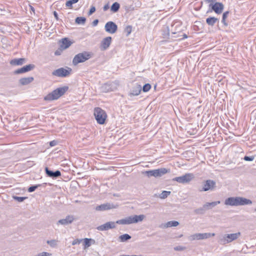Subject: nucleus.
I'll use <instances>...</instances> for the list:
<instances>
[{
    "label": "nucleus",
    "instance_id": "f257e3e1",
    "mask_svg": "<svg viewBox=\"0 0 256 256\" xmlns=\"http://www.w3.org/2000/svg\"><path fill=\"white\" fill-rule=\"evenodd\" d=\"M145 216L144 214L134 215L126 217L124 218L118 220L116 222H108L104 224H102L96 228L98 230L104 231L109 229L114 228L116 224H130L142 222L144 219Z\"/></svg>",
    "mask_w": 256,
    "mask_h": 256
},
{
    "label": "nucleus",
    "instance_id": "f03ea898",
    "mask_svg": "<svg viewBox=\"0 0 256 256\" xmlns=\"http://www.w3.org/2000/svg\"><path fill=\"white\" fill-rule=\"evenodd\" d=\"M252 202L243 197H230L224 200V204L230 206H238L250 204Z\"/></svg>",
    "mask_w": 256,
    "mask_h": 256
},
{
    "label": "nucleus",
    "instance_id": "7ed1b4c3",
    "mask_svg": "<svg viewBox=\"0 0 256 256\" xmlns=\"http://www.w3.org/2000/svg\"><path fill=\"white\" fill-rule=\"evenodd\" d=\"M68 86H66L58 88L46 96L44 99L46 101L49 102L56 100L63 96L68 90Z\"/></svg>",
    "mask_w": 256,
    "mask_h": 256
},
{
    "label": "nucleus",
    "instance_id": "20e7f679",
    "mask_svg": "<svg viewBox=\"0 0 256 256\" xmlns=\"http://www.w3.org/2000/svg\"><path fill=\"white\" fill-rule=\"evenodd\" d=\"M176 23L177 22H176L172 24L170 30L168 26L164 28V32L162 33L164 38L172 39V40H175L178 38L179 40V38H180V37L181 36V32L180 31L176 32L173 30V27Z\"/></svg>",
    "mask_w": 256,
    "mask_h": 256
},
{
    "label": "nucleus",
    "instance_id": "39448f33",
    "mask_svg": "<svg viewBox=\"0 0 256 256\" xmlns=\"http://www.w3.org/2000/svg\"><path fill=\"white\" fill-rule=\"evenodd\" d=\"M170 170L166 168H160L156 170H146L142 172V173L148 178L154 176L155 178H160L164 176L166 173L170 172Z\"/></svg>",
    "mask_w": 256,
    "mask_h": 256
},
{
    "label": "nucleus",
    "instance_id": "423d86ee",
    "mask_svg": "<svg viewBox=\"0 0 256 256\" xmlns=\"http://www.w3.org/2000/svg\"><path fill=\"white\" fill-rule=\"evenodd\" d=\"M92 52H84L76 54L73 60L72 64L74 66H76L79 63H82L86 62L92 57Z\"/></svg>",
    "mask_w": 256,
    "mask_h": 256
},
{
    "label": "nucleus",
    "instance_id": "0eeeda50",
    "mask_svg": "<svg viewBox=\"0 0 256 256\" xmlns=\"http://www.w3.org/2000/svg\"><path fill=\"white\" fill-rule=\"evenodd\" d=\"M94 116L98 124H103L105 123L107 114L106 112L99 107L94 108Z\"/></svg>",
    "mask_w": 256,
    "mask_h": 256
},
{
    "label": "nucleus",
    "instance_id": "6e6552de",
    "mask_svg": "<svg viewBox=\"0 0 256 256\" xmlns=\"http://www.w3.org/2000/svg\"><path fill=\"white\" fill-rule=\"evenodd\" d=\"M240 236V232L234 234H225L220 238L219 242L221 244H225L230 243L238 238Z\"/></svg>",
    "mask_w": 256,
    "mask_h": 256
},
{
    "label": "nucleus",
    "instance_id": "1a4fd4ad",
    "mask_svg": "<svg viewBox=\"0 0 256 256\" xmlns=\"http://www.w3.org/2000/svg\"><path fill=\"white\" fill-rule=\"evenodd\" d=\"M216 188V182L212 180H207L202 182V186L201 188L198 190L200 192H206L208 190L213 191Z\"/></svg>",
    "mask_w": 256,
    "mask_h": 256
},
{
    "label": "nucleus",
    "instance_id": "9d476101",
    "mask_svg": "<svg viewBox=\"0 0 256 256\" xmlns=\"http://www.w3.org/2000/svg\"><path fill=\"white\" fill-rule=\"evenodd\" d=\"M194 178V174L192 173H186L185 174L178 176L172 179L173 181H176L180 184H188L191 182Z\"/></svg>",
    "mask_w": 256,
    "mask_h": 256
},
{
    "label": "nucleus",
    "instance_id": "9b49d317",
    "mask_svg": "<svg viewBox=\"0 0 256 256\" xmlns=\"http://www.w3.org/2000/svg\"><path fill=\"white\" fill-rule=\"evenodd\" d=\"M71 71L72 69L70 68H68V70L64 68H60L54 70L52 72V75L58 77L65 78L70 74Z\"/></svg>",
    "mask_w": 256,
    "mask_h": 256
},
{
    "label": "nucleus",
    "instance_id": "f8f14e48",
    "mask_svg": "<svg viewBox=\"0 0 256 256\" xmlns=\"http://www.w3.org/2000/svg\"><path fill=\"white\" fill-rule=\"evenodd\" d=\"M214 234L210 233H197L194 234H192L188 236V238L190 241H193L194 240H200L206 239L211 236H214Z\"/></svg>",
    "mask_w": 256,
    "mask_h": 256
},
{
    "label": "nucleus",
    "instance_id": "ddd939ff",
    "mask_svg": "<svg viewBox=\"0 0 256 256\" xmlns=\"http://www.w3.org/2000/svg\"><path fill=\"white\" fill-rule=\"evenodd\" d=\"M105 30L110 34H114L118 30V26L113 22H107L104 26Z\"/></svg>",
    "mask_w": 256,
    "mask_h": 256
},
{
    "label": "nucleus",
    "instance_id": "4468645a",
    "mask_svg": "<svg viewBox=\"0 0 256 256\" xmlns=\"http://www.w3.org/2000/svg\"><path fill=\"white\" fill-rule=\"evenodd\" d=\"M117 207V205L116 206L112 204L107 202L96 206L95 208V210L97 211H104L112 208H116Z\"/></svg>",
    "mask_w": 256,
    "mask_h": 256
},
{
    "label": "nucleus",
    "instance_id": "2eb2a0df",
    "mask_svg": "<svg viewBox=\"0 0 256 256\" xmlns=\"http://www.w3.org/2000/svg\"><path fill=\"white\" fill-rule=\"evenodd\" d=\"M209 6L211 7L212 10L214 11L216 14H221L224 8V4L220 2H216L214 4H210Z\"/></svg>",
    "mask_w": 256,
    "mask_h": 256
},
{
    "label": "nucleus",
    "instance_id": "dca6fc26",
    "mask_svg": "<svg viewBox=\"0 0 256 256\" xmlns=\"http://www.w3.org/2000/svg\"><path fill=\"white\" fill-rule=\"evenodd\" d=\"M34 68V65L33 64H30L26 65L16 70L14 72V74H18L25 73L32 70Z\"/></svg>",
    "mask_w": 256,
    "mask_h": 256
},
{
    "label": "nucleus",
    "instance_id": "f3484780",
    "mask_svg": "<svg viewBox=\"0 0 256 256\" xmlns=\"http://www.w3.org/2000/svg\"><path fill=\"white\" fill-rule=\"evenodd\" d=\"M116 87L113 82H108L104 84L100 88V90L103 92H108L114 91Z\"/></svg>",
    "mask_w": 256,
    "mask_h": 256
},
{
    "label": "nucleus",
    "instance_id": "a211bd4d",
    "mask_svg": "<svg viewBox=\"0 0 256 256\" xmlns=\"http://www.w3.org/2000/svg\"><path fill=\"white\" fill-rule=\"evenodd\" d=\"M45 172L48 176L56 179L61 176V172L59 170L53 172L48 167L45 168Z\"/></svg>",
    "mask_w": 256,
    "mask_h": 256
},
{
    "label": "nucleus",
    "instance_id": "6ab92c4d",
    "mask_svg": "<svg viewBox=\"0 0 256 256\" xmlns=\"http://www.w3.org/2000/svg\"><path fill=\"white\" fill-rule=\"evenodd\" d=\"M74 220V218L73 216L68 215L65 218L61 219L58 220L57 224L66 226L72 224Z\"/></svg>",
    "mask_w": 256,
    "mask_h": 256
},
{
    "label": "nucleus",
    "instance_id": "aec40b11",
    "mask_svg": "<svg viewBox=\"0 0 256 256\" xmlns=\"http://www.w3.org/2000/svg\"><path fill=\"white\" fill-rule=\"evenodd\" d=\"M112 42V37L108 36L104 38L100 43V48L102 50H106L110 46Z\"/></svg>",
    "mask_w": 256,
    "mask_h": 256
},
{
    "label": "nucleus",
    "instance_id": "412c9836",
    "mask_svg": "<svg viewBox=\"0 0 256 256\" xmlns=\"http://www.w3.org/2000/svg\"><path fill=\"white\" fill-rule=\"evenodd\" d=\"M142 90V86L140 84H136L131 89L128 96H136L140 94Z\"/></svg>",
    "mask_w": 256,
    "mask_h": 256
},
{
    "label": "nucleus",
    "instance_id": "4be33fe9",
    "mask_svg": "<svg viewBox=\"0 0 256 256\" xmlns=\"http://www.w3.org/2000/svg\"><path fill=\"white\" fill-rule=\"evenodd\" d=\"M26 62L24 58H14L12 60L10 63L12 66H22Z\"/></svg>",
    "mask_w": 256,
    "mask_h": 256
},
{
    "label": "nucleus",
    "instance_id": "5701e85b",
    "mask_svg": "<svg viewBox=\"0 0 256 256\" xmlns=\"http://www.w3.org/2000/svg\"><path fill=\"white\" fill-rule=\"evenodd\" d=\"M72 44V42L68 38H64L62 40V44L60 47H61L62 49L65 50L70 46Z\"/></svg>",
    "mask_w": 256,
    "mask_h": 256
},
{
    "label": "nucleus",
    "instance_id": "b1692460",
    "mask_svg": "<svg viewBox=\"0 0 256 256\" xmlns=\"http://www.w3.org/2000/svg\"><path fill=\"white\" fill-rule=\"evenodd\" d=\"M179 224V222L178 221L172 220L167 222L166 224H162L160 226V228H167L172 226H176Z\"/></svg>",
    "mask_w": 256,
    "mask_h": 256
},
{
    "label": "nucleus",
    "instance_id": "393cba45",
    "mask_svg": "<svg viewBox=\"0 0 256 256\" xmlns=\"http://www.w3.org/2000/svg\"><path fill=\"white\" fill-rule=\"evenodd\" d=\"M34 78L32 76L23 78L19 80V82L22 86H25L31 83Z\"/></svg>",
    "mask_w": 256,
    "mask_h": 256
},
{
    "label": "nucleus",
    "instance_id": "a878e982",
    "mask_svg": "<svg viewBox=\"0 0 256 256\" xmlns=\"http://www.w3.org/2000/svg\"><path fill=\"white\" fill-rule=\"evenodd\" d=\"M219 20L218 18L210 16L206 19V23L210 26H212L216 22L218 23Z\"/></svg>",
    "mask_w": 256,
    "mask_h": 256
},
{
    "label": "nucleus",
    "instance_id": "bb28decb",
    "mask_svg": "<svg viewBox=\"0 0 256 256\" xmlns=\"http://www.w3.org/2000/svg\"><path fill=\"white\" fill-rule=\"evenodd\" d=\"M220 200L213 202H206L204 204V208L206 210H210L216 206L218 204H220Z\"/></svg>",
    "mask_w": 256,
    "mask_h": 256
},
{
    "label": "nucleus",
    "instance_id": "cd10ccee",
    "mask_svg": "<svg viewBox=\"0 0 256 256\" xmlns=\"http://www.w3.org/2000/svg\"><path fill=\"white\" fill-rule=\"evenodd\" d=\"M132 238L131 236L128 234H125L120 236L118 238L120 242H126Z\"/></svg>",
    "mask_w": 256,
    "mask_h": 256
},
{
    "label": "nucleus",
    "instance_id": "c85d7f7f",
    "mask_svg": "<svg viewBox=\"0 0 256 256\" xmlns=\"http://www.w3.org/2000/svg\"><path fill=\"white\" fill-rule=\"evenodd\" d=\"M84 248L90 247L91 246V242H92L93 244L95 242V240H94L88 238H84Z\"/></svg>",
    "mask_w": 256,
    "mask_h": 256
},
{
    "label": "nucleus",
    "instance_id": "c756f323",
    "mask_svg": "<svg viewBox=\"0 0 256 256\" xmlns=\"http://www.w3.org/2000/svg\"><path fill=\"white\" fill-rule=\"evenodd\" d=\"M120 8V4L118 2H114L110 7V10L116 13L118 12Z\"/></svg>",
    "mask_w": 256,
    "mask_h": 256
},
{
    "label": "nucleus",
    "instance_id": "7c9ffc66",
    "mask_svg": "<svg viewBox=\"0 0 256 256\" xmlns=\"http://www.w3.org/2000/svg\"><path fill=\"white\" fill-rule=\"evenodd\" d=\"M230 12L228 11H226L222 14V22L226 26H228V24L226 22V18H228V15L229 14Z\"/></svg>",
    "mask_w": 256,
    "mask_h": 256
},
{
    "label": "nucleus",
    "instance_id": "2f4dec72",
    "mask_svg": "<svg viewBox=\"0 0 256 256\" xmlns=\"http://www.w3.org/2000/svg\"><path fill=\"white\" fill-rule=\"evenodd\" d=\"M79 0H68L66 3V6L72 8V4L77 3Z\"/></svg>",
    "mask_w": 256,
    "mask_h": 256
},
{
    "label": "nucleus",
    "instance_id": "473e14b6",
    "mask_svg": "<svg viewBox=\"0 0 256 256\" xmlns=\"http://www.w3.org/2000/svg\"><path fill=\"white\" fill-rule=\"evenodd\" d=\"M86 21V18L84 17H77L75 22L78 24H84Z\"/></svg>",
    "mask_w": 256,
    "mask_h": 256
},
{
    "label": "nucleus",
    "instance_id": "72a5a7b5",
    "mask_svg": "<svg viewBox=\"0 0 256 256\" xmlns=\"http://www.w3.org/2000/svg\"><path fill=\"white\" fill-rule=\"evenodd\" d=\"M170 194V192L164 190L160 194V198L162 199L166 198Z\"/></svg>",
    "mask_w": 256,
    "mask_h": 256
},
{
    "label": "nucleus",
    "instance_id": "f704fd0d",
    "mask_svg": "<svg viewBox=\"0 0 256 256\" xmlns=\"http://www.w3.org/2000/svg\"><path fill=\"white\" fill-rule=\"evenodd\" d=\"M132 26L130 25L126 26L124 30V32L126 34V36H128L130 34V33L132 32Z\"/></svg>",
    "mask_w": 256,
    "mask_h": 256
},
{
    "label": "nucleus",
    "instance_id": "c9c22d12",
    "mask_svg": "<svg viewBox=\"0 0 256 256\" xmlns=\"http://www.w3.org/2000/svg\"><path fill=\"white\" fill-rule=\"evenodd\" d=\"M41 186L42 184H40L32 186L28 188V191L29 192H32Z\"/></svg>",
    "mask_w": 256,
    "mask_h": 256
},
{
    "label": "nucleus",
    "instance_id": "e433bc0d",
    "mask_svg": "<svg viewBox=\"0 0 256 256\" xmlns=\"http://www.w3.org/2000/svg\"><path fill=\"white\" fill-rule=\"evenodd\" d=\"M13 198L14 200L18 201V202H22L26 199L27 197L14 196Z\"/></svg>",
    "mask_w": 256,
    "mask_h": 256
},
{
    "label": "nucleus",
    "instance_id": "4c0bfd02",
    "mask_svg": "<svg viewBox=\"0 0 256 256\" xmlns=\"http://www.w3.org/2000/svg\"><path fill=\"white\" fill-rule=\"evenodd\" d=\"M151 88V85L150 84H145L142 87L144 92H148Z\"/></svg>",
    "mask_w": 256,
    "mask_h": 256
},
{
    "label": "nucleus",
    "instance_id": "58836bf2",
    "mask_svg": "<svg viewBox=\"0 0 256 256\" xmlns=\"http://www.w3.org/2000/svg\"><path fill=\"white\" fill-rule=\"evenodd\" d=\"M47 244H48L51 247L54 248L56 246V241L54 240H52L47 241Z\"/></svg>",
    "mask_w": 256,
    "mask_h": 256
},
{
    "label": "nucleus",
    "instance_id": "ea45409f",
    "mask_svg": "<svg viewBox=\"0 0 256 256\" xmlns=\"http://www.w3.org/2000/svg\"><path fill=\"white\" fill-rule=\"evenodd\" d=\"M205 210H206L204 209L203 206L202 208H200L198 209H196L194 210V212L197 214H204Z\"/></svg>",
    "mask_w": 256,
    "mask_h": 256
},
{
    "label": "nucleus",
    "instance_id": "a19ab883",
    "mask_svg": "<svg viewBox=\"0 0 256 256\" xmlns=\"http://www.w3.org/2000/svg\"><path fill=\"white\" fill-rule=\"evenodd\" d=\"M186 248L182 246H175L174 249L176 251H182L186 250Z\"/></svg>",
    "mask_w": 256,
    "mask_h": 256
},
{
    "label": "nucleus",
    "instance_id": "79ce46f5",
    "mask_svg": "<svg viewBox=\"0 0 256 256\" xmlns=\"http://www.w3.org/2000/svg\"><path fill=\"white\" fill-rule=\"evenodd\" d=\"M254 158V156H245L244 158L246 161H252Z\"/></svg>",
    "mask_w": 256,
    "mask_h": 256
},
{
    "label": "nucleus",
    "instance_id": "37998d69",
    "mask_svg": "<svg viewBox=\"0 0 256 256\" xmlns=\"http://www.w3.org/2000/svg\"><path fill=\"white\" fill-rule=\"evenodd\" d=\"M96 11V8L94 6H92L88 12V15L90 16Z\"/></svg>",
    "mask_w": 256,
    "mask_h": 256
},
{
    "label": "nucleus",
    "instance_id": "c03bdc74",
    "mask_svg": "<svg viewBox=\"0 0 256 256\" xmlns=\"http://www.w3.org/2000/svg\"><path fill=\"white\" fill-rule=\"evenodd\" d=\"M51 254L47 252H42L38 254V255L36 256H50Z\"/></svg>",
    "mask_w": 256,
    "mask_h": 256
},
{
    "label": "nucleus",
    "instance_id": "a18cd8bd",
    "mask_svg": "<svg viewBox=\"0 0 256 256\" xmlns=\"http://www.w3.org/2000/svg\"><path fill=\"white\" fill-rule=\"evenodd\" d=\"M64 50V49H62V48H61V47H60V48H58V50H56L55 51L54 54L56 56H60V55L62 50Z\"/></svg>",
    "mask_w": 256,
    "mask_h": 256
},
{
    "label": "nucleus",
    "instance_id": "49530a36",
    "mask_svg": "<svg viewBox=\"0 0 256 256\" xmlns=\"http://www.w3.org/2000/svg\"><path fill=\"white\" fill-rule=\"evenodd\" d=\"M82 240H78V239H76L74 240L72 242V245H75V244H80L81 242L82 241Z\"/></svg>",
    "mask_w": 256,
    "mask_h": 256
},
{
    "label": "nucleus",
    "instance_id": "de8ad7c7",
    "mask_svg": "<svg viewBox=\"0 0 256 256\" xmlns=\"http://www.w3.org/2000/svg\"><path fill=\"white\" fill-rule=\"evenodd\" d=\"M58 144V142L56 140H54L50 142V146H54Z\"/></svg>",
    "mask_w": 256,
    "mask_h": 256
},
{
    "label": "nucleus",
    "instance_id": "09e8293b",
    "mask_svg": "<svg viewBox=\"0 0 256 256\" xmlns=\"http://www.w3.org/2000/svg\"><path fill=\"white\" fill-rule=\"evenodd\" d=\"M109 8H110L109 4H106L103 7V10L104 11H106L107 10H108L109 9Z\"/></svg>",
    "mask_w": 256,
    "mask_h": 256
},
{
    "label": "nucleus",
    "instance_id": "8fccbe9b",
    "mask_svg": "<svg viewBox=\"0 0 256 256\" xmlns=\"http://www.w3.org/2000/svg\"><path fill=\"white\" fill-rule=\"evenodd\" d=\"M98 19H96L92 22V24L93 26H95L98 25Z\"/></svg>",
    "mask_w": 256,
    "mask_h": 256
},
{
    "label": "nucleus",
    "instance_id": "3c124183",
    "mask_svg": "<svg viewBox=\"0 0 256 256\" xmlns=\"http://www.w3.org/2000/svg\"><path fill=\"white\" fill-rule=\"evenodd\" d=\"M182 36V38H179V40H184V38H188V36L186 34H183L182 35H181V36Z\"/></svg>",
    "mask_w": 256,
    "mask_h": 256
},
{
    "label": "nucleus",
    "instance_id": "603ef678",
    "mask_svg": "<svg viewBox=\"0 0 256 256\" xmlns=\"http://www.w3.org/2000/svg\"><path fill=\"white\" fill-rule=\"evenodd\" d=\"M54 16L56 20H58V13L56 11L54 12Z\"/></svg>",
    "mask_w": 256,
    "mask_h": 256
},
{
    "label": "nucleus",
    "instance_id": "864d4df0",
    "mask_svg": "<svg viewBox=\"0 0 256 256\" xmlns=\"http://www.w3.org/2000/svg\"><path fill=\"white\" fill-rule=\"evenodd\" d=\"M178 24L176 25V26H175V27H174V26L173 27V30H174V31H176V32H179V31L178 30H177V27H178Z\"/></svg>",
    "mask_w": 256,
    "mask_h": 256
},
{
    "label": "nucleus",
    "instance_id": "5fc2aeb1",
    "mask_svg": "<svg viewBox=\"0 0 256 256\" xmlns=\"http://www.w3.org/2000/svg\"><path fill=\"white\" fill-rule=\"evenodd\" d=\"M30 9L31 11L33 12L34 14L35 13V10L33 6H30Z\"/></svg>",
    "mask_w": 256,
    "mask_h": 256
},
{
    "label": "nucleus",
    "instance_id": "6e6d98bb",
    "mask_svg": "<svg viewBox=\"0 0 256 256\" xmlns=\"http://www.w3.org/2000/svg\"><path fill=\"white\" fill-rule=\"evenodd\" d=\"M216 0H206V2H215Z\"/></svg>",
    "mask_w": 256,
    "mask_h": 256
},
{
    "label": "nucleus",
    "instance_id": "4d7b16f0",
    "mask_svg": "<svg viewBox=\"0 0 256 256\" xmlns=\"http://www.w3.org/2000/svg\"><path fill=\"white\" fill-rule=\"evenodd\" d=\"M120 256H136V255H132V256H129V255H125V254H122V255H121Z\"/></svg>",
    "mask_w": 256,
    "mask_h": 256
},
{
    "label": "nucleus",
    "instance_id": "13d9d810",
    "mask_svg": "<svg viewBox=\"0 0 256 256\" xmlns=\"http://www.w3.org/2000/svg\"><path fill=\"white\" fill-rule=\"evenodd\" d=\"M182 236H183L182 234H180L178 237H179V238H181V237H182Z\"/></svg>",
    "mask_w": 256,
    "mask_h": 256
},
{
    "label": "nucleus",
    "instance_id": "bf43d9fd",
    "mask_svg": "<svg viewBox=\"0 0 256 256\" xmlns=\"http://www.w3.org/2000/svg\"><path fill=\"white\" fill-rule=\"evenodd\" d=\"M254 211L256 212V208H255Z\"/></svg>",
    "mask_w": 256,
    "mask_h": 256
}]
</instances>
